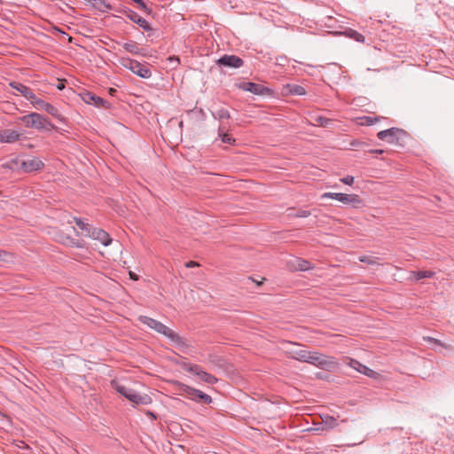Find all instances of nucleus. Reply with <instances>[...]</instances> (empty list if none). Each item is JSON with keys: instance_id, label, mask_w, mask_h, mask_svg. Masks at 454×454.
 Returning <instances> with one entry per match:
<instances>
[{"instance_id": "2eb2a0df", "label": "nucleus", "mask_w": 454, "mask_h": 454, "mask_svg": "<svg viewBox=\"0 0 454 454\" xmlns=\"http://www.w3.org/2000/svg\"><path fill=\"white\" fill-rule=\"evenodd\" d=\"M88 237L99 241L105 247H107L112 243V239L109 234L102 229L92 227Z\"/></svg>"}, {"instance_id": "c9c22d12", "label": "nucleus", "mask_w": 454, "mask_h": 454, "mask_svg": "<svg viewBox=\"0 0 454 454\" xmlns=\"http://www.w3.org/2000/svg\"><path fill=\"white\" fill-rule=\"evenodd\" d=\"M310 215H311L310 211L300 209L296 213L294 214V216L298 217V218H304V217L309 216Z\"/></svg>"}, {"instance_id": "f257e3e1", "label": "nucleus", "mask_w": 454, "mask_h": 454, "mask_svg": "<svg viewBox=\"0 0 454 454\" xmlns=\"http://www.w3.org/2000/svg\"><path fill=\"white\" fill-rule=\"evenodd\" d=\"M138 320L147 325L148 327L153 329L157 333L166 336L176 346L179 348H188L189 344L187 340L181 337L179 334L175 333L172 329L162 324L161 322L149 317L147 316H139Z\"/></svg>"}, {"instance_id": "58836bf2", "label": "nucleus", "mask_w": 454, "mask_h": 454, "mask_svg": "<svg viewBox=\"0 0 454 454\" xmlns=\"http://www.w3.org/2000/svg\"><path fill=\"white\" fill-rule=\"evenodd\" d=\"M424 340L427 342H430V343H434V344H437V345H440V346H442V343L439 340H436L433 337H424Z\"/></svg>"}, {"instance_id": "ddd939ff", "label": "nucleus", "mask_w": 454, "mask_h": 454, "mask_svg": "<svg viewBox=\"0 0 454 454\" xmlns=\"http://www.w3.org/2000/svg\"><path fill=\"white\" fill-rule=\"evenodd\" d=\"M82 100L88 104L92 105L97 107H103L108 109L110 107V103L101 97L97 96L96 94L90 91H85L82 94Z\"/></svg>"}, {"instance_id": "c85d7f7f", "label": "nucleus", "mask_w": 454, "mask_h": 454, "mask_svg": "<svg viewBox=\"0 0 454 454\" xmlns=\"http://www.w3.org/2000/svg\"><path fill=\"white\" fill-rule=\"evenodd\" d=\"M315 121H316L317 125L325 127V128L329 127L333 122V121L331 119L326 118L325 116H317L315 118Z\"/></svg>"}, {"instance_id": "2f4dec72", "label": "nucleus", "mask_w": 454, "mask_h": 454, "mask_svg": "<svg viewBox=\"0 0 454 454\" xmlns=\"http://www.w3.org/2000/svg\"><path fill=\"white\" fill-rule=\"evenodd\" d=\"M21 95L26 98L27 100L31 101L33 99L35 98V94L33 92V90L26 86L25 89L23 90Z\"/></svg>"}, {"instance_id": "b1692460", "label": "nucleus", "mask_w": 454, "mask_h": 454, "mask_svg": "<svg viewBox=\"0 0 454 454\" xmlns=\"http://www.w3.org/2000/svg\"><path fill=\"white\" fill-rule=\"evenodd\" d=\"M412 279L415 281H419L423 278H431L434 277V272L431 270H419V271H412Z\"/></svg>"}, {"instance_id": "412c9836", "label": "nucleus", "mask_w": 454, "mask_h": 454, "mask_svg": "<svg viewBox=\"0 0 454 454\" xmlns=\"http://www.w3.org/2000/svg\"><path fill=\"white\" fill-rule=\"evenodd\" d=\"M22 162V160H20L19 157L12 158L9 160L5 164L4 167L6 168L11 169L12 171L21 173V168L20 163Z\"/></svg>"}, {"instance_id": "a18cd8bd", "label": "nucleus", "mask_w": 454, "mask_h": 454, "mask_svg": "<svg viewBox=\"0 0 454 454\" xmlns=\"http://www.w3.org/2000/svg\"><path fill=\"white\" fill-rule=\"evenodd\" d=\"M4 254V251L3 250H0V260L2 259V255Z\"/></svg>"}, {"instance_id": "423d86ee", "label": "nucleus", "mask_w": 454, "mask_h": 454, "mask_svg": "<svg viewBox=\"0 0 454 454\" xmlns=\"http://www.w3.org/2000/svg\"><path fill=\"white\" fill-rule=\"evenodd\" d=\"M121 64L123 67L130 70L133 74L141 78L148 79L152 76L151 69L146 65L142 64L137 60L129 58H122L121 59Z\"/></svg>"}, {"instance_id": "e433bc0d", "label": "nucleus", "mask_w": 454, "mask_h": 454, "mask_svg": "<svg viewBox=\"0 0 454 454\" xmlns=\"http://www.w3.org/2000/svg\"><path fill=\"white\" fill-rule=\"evenodd\" d=\"M193 113H197L198 114V118L200 120V121H205L206 118H207V115H206V113L204 112L203 109H197V108H194L192 110Z\"/></svg>"}, {"instance_id": "9b49d317", "label": "nucleus", "mask_w": 454, "mask_h": 454, "mask_svg": "<svg viewBox=\"0 0 454 454\" xmlns=\"http://www.w3.org/2000/svg\"><path fill=\"white\" fill-rule=\"evenodd\" d=\"M216 64L220 67L239 68L244 65V61L239 56L225 54L216 60Z\"/></svg>"}, {"instance_id": "473e14b6", "label": "nucleus", "mask_w": 454, "mask_h": 454, "mask_svg": "<svg viewBox=\"0 0 454 454\" xmlns=\"http://www.w3.org/2000/svg\"><path fill=\"white\" fill-rule=\"evenodd\" d=\"M323 424L325 427H333L336 425V419L333 417H329L328 415L322 418Z\"/></svg>"}, {"instance_id": "f8f14e48", "label": "nucleus", "mask_w": 454, "mask_h": 454, "mask_svg": "<svg viewBox=\"0 0 454 454\" xmlns=\"http://www.w3.org/2000/svg\"><path fill=\"white\" fill-rule=\"evenodd\" d=\"M189 372L198 376L203 382L213 385L215 384L218 380L214 375L205 372L201 366L198 364H192L187 369Z\"/></svg>"}, {"instance_id": "1a4fd4ad", "label": "nucleus", "mask_w": 454, "mask_h": 454, "mask_svg": "<svg viewBox=\"0 0 454 454\" xmlns=\"http://www.w3.org/2000/svg\"><path fill=\"white\" fill-rule=\"evenodd\" d=\"M115 389L118 393H120L121 395H123L125 398L129 400L130 402L137 403V404H146L148 401L150 400V397L147 395L142 396L139 394H137L135 390L127 387L122 385H117L115 387Z\"/></svg>"}, {"instance_id": "39448f33", "label": "nucleus", "mask_w": 454, "mask_h": 454, "mask_svg": "<svg viewBox=\"0 0 454 454\" xmlns=\"http://www.w3.org/2000/svg\"><path fill=\"white\" fill-rule=\"evenodd\" d=\"M377 137L380 140H385L389 144L403 146L408 133L402 129L390 128L378 132Z\"/></svg>"}, {"instance_id": "7ed1b4c3", "label": "nucleus", "mask_w": 454, "mask_h": 454, "mask_svg": "<svg viewBox=\"0 0 454 454\" xmlns=\"http://www.w3.org/2000/svg\"><path fill=\"white\" fill-rule=\"evenodd\" d=\"M177 389L179 391V395H184L186 398L203 404H209L212 403V397L192 387H190L182 382H176Z\"/></svg>"}, {"instance_id": "20e7f679", "label": "nucleus", "mask_w": 454, "mask_h": 454, "mask_svg": "<svg viewBox=\"0 0 454 454\" xmlns=\"http://www.w3.org/2000/svg\"><path fill=\"white\" fill-rule=\"evenodd\" d=\"M307 363L327 372H334L339 365L333 356H325L315 351H310Z\"/></svg>"}, {"instance_id": "6e6552de", "label": "nucleus", "mask_w": 454, "mask_h": 454, "mask_svg": "<svg viewBox=\"0 0 454 454\" xmlns=\"http://www.w3.org/2000/svg\"><path fill=\"white\" fill-rule=\"evenodd\" d=\"M322 199L336 200L343 204H352L354 206L362 203L357 194H346L341 192H325L321 195Z\"/></svg>"}, {"instance_id": "aec40b11", "label": "nucleus", "mask_w": 454, "mask_h": 454, "mask_svg": "<svg viewBox=\"0 0 454 454\" xmlns=\"http://www.w3.org/2000/svg\"><path fill=\"white\" fill-rule=\"evenodd\" d=\"M217 132H218V137L222 140L223 143L228 144V145L235 144V141H236L235 138L231 135H230L226 132V128L223 125L221 124L218 127Z\"/></svg>"}, {"instance_id": "a878e982", "label": "nucleus", "mask_w": 454, "mask_h": 454, "mask_svg": "<svg viewBox=\"0 0 454 454\" xmlns=\"http://www.w3.org/2000/svg\"><path fill=\"white\" fill-rule=\"evenodd\" d=\"M74 221L78 228L83 232V235L88 237L92 229V226L87 223H84L81 218L78 217H74Z\"/></svg>"}, {"instance_id": "c756f323", "label": "nucleus", "mask_w": 454, "mask_h": 454, "mask_svg": "<svg viewBox=\"0 0 454 454\" xmlns=\"http://www.w3.org/2000/svg\"><path fill=\"white\" fill-rule=\"evenodd\" d=\"M377 260H378V258L372 257V256H368V255H363V256L359 257V261L361 262H364V263L371 264V265L379 264Z\"/></svg>"}, {"instance_id": "ea45409f", "label": "nucleus", "mask_w": 454, "mask_h": 454, "mask_svg": "<svg viewBox=\"0 0 454 454\" xmlns=\"http://www.w3.org/2000/svg\"><path fill=\"white\" fill-rule=\"evenodd\" d=\"M199 263L197 262H194V261H190L188 262L185 263V266L187 268H192V267H195V266H198Z\"/></svg>"}, {"instance_id": "f704fd0d", "label": "nucleus", "mask_w": 454, "mask_h": 454, "mask_svg": "<svg viewBox=\"0 0 454 454\" xmlns=\"http://www.w3.org/2000/svg\"><path fill=\"white\" fill-rule=\"evenodd\" d=\"M9 86L14 90H16L20 94L22 93L23 90L25 89L26 85L17 82H11L9 83Z\"/></svg>"}, {"instance_id": "393cba45", "label": "nucleus", "mask_w": 454, "mask_h": 454, "mask_svg": "<svg viewBox=\"0 0 454 454\" xmlns=\"http://www.w3.org/2000/svg\"><path fill=\"white\" fill-rule=\"evenodd\" d=\"M286 89L287 90L288 93L292 95L302 96L306 94V90L304 87L298 84H287Z\"/></svg>"}, {"instance_id": "f3484780", "label": "nucleus", "mask_w": 454, "mask_h": 454, "mask_svg": "<svg viewBox=\"0 0 454 454\" xmlns=\"http://www.w3.org/2000/svg\"><path fill=\"white\" fill-rule=\"evenodd\" d=\"M288 265L294 270L306 271L312 269V263L307 260L294 257L288 262Z\"/></svg>"}, {"instance_id": "dca6fc26", "label": "nucleus", "mask_w": 454, "mask_h": 454, "mask_svg": "<svg viewBox=\"0 0 454 454\" xmlns=\"http://www.w3.org/2000/svg\"><path fill=\"white\" fill-rule=\"evenodd\" d=\"M239 87V89L245 91H249L254 95H263L264 92L268 90V89L263 85L252 82H241Z\"/></svg>"}, {"instance_id": "5701e85b", "label": "nucleus", "mask_w": 454, "mask_h": 454, "mask_svg": "<svg viewBox=\"0 0 454 454\" xmlns=\"http://www.w3.org/2000/svg\"><path fill=\"white\" fill-rule=\"evenodd\" d=\"M123 48L125 49L126 51L131 53V54H134V55H143L142 53V49H140L138 46H137V43L136 42H129V43H123Z\"/></svg>"}, {"instance_id": "cd10ccee", "label": "nucleus", "mask_w": 454, "mask_h": 454, "mask_svg": "<svg viewBox=\"0 0 454 454\" xmlns=\"http://www.w3.org/2000/svg\"><path fill=\"white\" fill-rule=\"evenodd\" d=\"M61 243L71 247H82V243L79 240L74 239L69 236H64L61 238Z\"/></svg>"}, {"instance_id": "c03bdc74", "label": "nucleus", "mask_w": 454, "mask_h": 454, "mask_svg": "<svg viewBox=\"0 0 454 454\" xmlns=\"http://www.w3.org/2000/svg\"><path fill=\"white\" fill-rule=\"evenodd\" d=\"M383 152H384V151H383V150H381V149H376V150H372V153H380H380H383Z\"/></svg>"}, {"instance_id": "a19ab883", "label": "nucleus", "mask_w": 454, "mask_h": 454, "mask_svg": "<svg viewBox=\"0 0 454 454\" xmlns=\"http://www.w3.org/2000/svg\"><path fill=\"white\" fill-rule=\"evenodd\" d=\"M352 33H353L354 35H356V41H358V42H359V41H364V36H363L362 35L358 34V33H357V32H356V31H353Z\"/></svg>"}, {"instance_id": "0eeeda50", "label": "nucleus", "mask_w": 454, "mask_h": 454, "mask_svg": "<svg viewBox=\"0 0 454 454\" xmlns=\"http://www.w3.org/2000/svg\"><path fill=\"white\" fill-rule=\"evenodd\" d=\"M116 12L125 15L128 19H129L135 24L138 25L145 31L152 32L153 30L152 26L149 24V22L145 18L139 16L133 10H131L128 7H123V8L116 9Z\"/></svg>"}, {"instance_id": "4c0bfd02", "label": "nucleus", "mask_w": 454, "mask_h": 454, "mask_svg": "<svg viewBox=\"0 0 454 454\" xmlns=\"http://www.w3.org/2000/svg\"><path fill=\"white\" fill-rule=\"evenodd\" d=\"M340 182L347 185H351L354 183V176H346L340 179Z\"/></svg>"}, {"instance_id": "6ab92c4d", "label": "nucleus", "mask_w": 454, "mask_h": 454, "mask_svg": "<svg viewBox=\"0 0 454 454\" xmlns=\"http://www.w3.org/2000/svg\"><path fill=\"white\" fill-rule=\"evenodd\" d=\"M348 364L350 367L355 369L356 371L359 372L362 374H364L368 377H372L375 372L371 368L367 367L366 365L361 364L356 359H350Z\"/></svg>"}, {"instance_id": "4468645a", "label": "nucleus", "mask_w": 454, "mask_h": 454, "mask_svg": "<svg viewBox=\"0 0 454 454\" xmlns=\"http://www.w3.org/2000/svg\"><path fill=\"white\" fill-rule=\"evenodd\" d=\"M21 173H32L34 171L41 170L44 168V163L36 157L22 160L20 163Z\"/></svg>"}, {"instance_id": "72a5a7b5", "label": "nucleus", "mask_w": 454, "mask_h": 454, "mask_svg": "<svg viewBox=\"0 0 454 454\" xmlns=\"http://www.w3.org/2000/svg\"><path fill=\"white\" fill-rule=\"evenodd\" d=\"M30 103H31V104H32V106H33L34 107H35L36 109H40V110H42L43 106H44V104H45V101H44V100H43V99H41V98H37V97L35 96V99H33V100H31V101H30Z\"/></svg>"}, {"instance_id": "bb28decb", "label": "nucleus", "mask_w": 454, "mask_h": 454, "mask_svg": "<svg viewBox=\"0 0 454 454\" xmlns=\"http://www.w3.org/2000/svg\"><path fill=\"white\" fill-rule=\"evenodd\" d=\"M211 114L215 120H223L231 118L230 112L223 107H221L215 111H212Z\"/></svg>"}, {"instance_id": "37998d69", "label": "nucleus", "mask_w": 454, "mask_h": 454, "mask_svg": "<svg viewBox=\"0 0 454 454\" xmlns=\"http://www.w3.org/2000/svg\"><path fill=\"white\" fill-rule=\"evenodd\" d=\"M366 119H367V123H368L369 125H371V124H373V123H374V121L372 120V118H371V117H366Z\"/></svg>"}, {"instance_id": "7c9ffc66", "label": "nucleus", "mask_w": 454, "mask_h": 454, "mask_svg": "<svg viewBox=\"0 0 454 454\" xmlns=\"http://www.w3.org/2000/svg\"><path fill=\"white\" fill-rule=\"evenodd\" d=\"M21 95L26 98L27 100L31 101L33 99L35 98V94L33 92V90L26 86L25 89L23 90Z\"/></svg>"}, {"instance_id": "79ce46f5", "label": "nucleus", "mask_w": 454, "mask_h": 454, "mask_svg": "<svg viewBox=\"0 0 454 454\" xmlns=\"http://www.w3.org/2000/svg\"><path fill=\"white\" fill-rule=\"evenodd\" d=\"M129 278L133 280H137L138 279V276L137 274H135L134 272H131L129 271Z\"/></svg>"}, {"instance_id": "9d476101", "label": "nucleus", "mask_w": 454, "mask_h": 454, "mask_svg": "<svg viewBox=\"0 0 454 454\" xmlns=\"http://www.w3.org/2000/svg\"><path fill=\"white\" fill-rule=\"evenodd\" d=\"M297 346H299V344L289 342L288 347L286 348V355L292 359L307 363L310 351L299 349L296 348Z\"/></svg>"}, {"instance_id": "4be33fe9", "label": "nucleus", "mask_w": 454, "mask_h": 454, "mask_svg": "<svg viewBox=\"0 0 454 454\" xmlns=\"http://www.w3.org/2000/svg\"><path fill=\"white\" fill-rule=\"evenodd\" d=\"M42 110L47 112L49 114H51L54 118L58 119L59 121L63 120V117H62L60 112L59 111V109L48 102H45Z\"/></svg>"}, {"instance_id": "f03ea898", "label": "nucleus", "mask_w": 454, "mask_h": 454, "mask_svg": "<svg viewBox=\"0 0 454 454\" xmlns=\"http://www.w3.org/2000/svg\"><path fill=\"white\" fill-rule=\"evenodd\" d=\"M20 120L26 128L35 129L38 131H51L56 129L47 117L35 112L21 116Z\"/></svg>"}, {"instance_id": "a211bd4d", "label": "nucleus", "mask_w": 454, "mask_h": 454, "mask_svg": "<svg viewBox=\"0 0 454 454\" xmlns=\"http://www.w3.org/2000/svg\"><path fill=\"white\" fill-rule=\"evenodd\" d=\"M22 134L17 130L6 129L0 131V141L3 143H13L20 139Z\"/></svg>"}]
</instances>
